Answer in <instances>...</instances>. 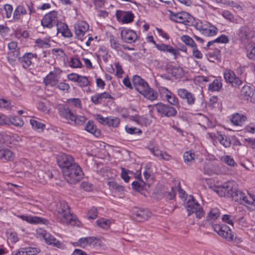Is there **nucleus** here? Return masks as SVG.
I'll use <instances>...</instances> for the list:
<instances>
[{"label": "nucleus", "instance_id": "f257e3e1", "mask_svg": "<svg viewBox=\"0 0 255 255\" xmlns=\"http://www.w3.org/2000/svg\"><path fill=\"white\" fill-rule=\"evenodd\" d=\"M237 184L234 181H228L221 186L216 187L214 191L219 196H226L231 198L235 202L244 203L251 205L252 202L248 199L245 193L239 190L237 188Z\"/></svg>", "mask_w": 255, "mask_h": 255}, {"label": "nucleus", "instance_id": "f03ea898", "mask_svg": "<svg viewBox=\"0 0 255 255\" xmlns=\"http://www.w3.org/2000/svg\"><path fill=\"white\" fill-rule=\"evenodd\" d=\"M65 180L70 184L79 182L84 175V173L78 164H74L63 173Z\"/></svg>", "mask_w": 255, "mask_h": 255}, {"label": "nucleus", "instance_id": "7ed1b4c3", "mask_svg": "<svg viewBox=\"0 0 255 255\" xmlns=\"http://www.w3.org/2000/svg\"><path fill=\"white\" fill-rule=\"evenodd\" d=\"M57 219L63 224H68L73 220L72 215L70 213L69 207L64 201H59L56 205Z\"/></svg>", "mask_w": 255, "mask_h": 255}, {"label": "nucleus", "instance_id": "20e7f679", "mask_svg": "<svg viewBox=\"0 0 255 255\" xmlns=\"http://www.w3.org/2000/svg\"><path fill=\"white\" fill-rule=\"evenodd\" d=\"M148 107L155 108L157 113L162 117H173L177 114V111L175 108L162 103H158L152 106L148 105Z\"/></svg>", "mask_w": 255, "mask_h": 255}, {"label": "nucleus", "instance_id": "39448f33", "mask_svg": "<svg viewBox=\"0 0 255 255\" xmlns=\"http://www.w3.org/2000/svg\"><path fill=\"white\" fill-rule=\"evenodd\" d=\"M58 12L55 10L45 14L41 20V24L44 28H51L58 24Z\"/></svg>", "mask_w": 255, "mask_h": 255}, {"label": "nucleus", "instance_id": "423d86ee", "mask_svg": "<svg viewBox=\"0 0 255 255\" xmlns=\"http://www.w3.org/2000/svg\"><path fill=\"white\" fill-rule=\"evenodd\" d=\"M169 12L172 20L186 25L191 24L193 17L188 13L184 11L175 13L171 10H169Z\"/></svg>", "mask_w": 255, "mask_h": 255}, {"label": "nucleus", "instance_id": "0eeeda50", "mask_svg": "<svg viewBox=\"0 0 255 255\" xmlns=\"http://www.w3.org/2000/svg\"><path fill=\"white\" fill-rule=\"evenodd\" d=\"M186 208L188 212V216L193 213H195L196 217L198 219L201 218L204 216V212L202 208L197 202L195 201L193 197H191V199H188L187 201Z\"/></svg>", "mask_w": 255, "mask_h": 255}, {"label": "nucleus", "instance_id": "6e6552de", "mask_svg": "<svg viewBox=\"0 0 255 255\" xmlns=\"http://www.w3.org/2000/svg\"><path fill=\"white\" fill-rule=\"evenodd\" d=\"M21 141L20 136L16 134H6L4 132H0V148L3 144L9 145L13 144L19 145Z\"/></svg>", "mask_w": 255, "mask_h": 255}, {"label": "nucleus", "instance_id": "1a4fd4ad", "mask_svg": "<svg viewBox=\"0 0 255 255\" xmlns=\"http://www.w3.org/2000/svg\"><path fill=\"white\" fill-rule=\"evenodd\" d=\"M130 218L137 222H143L147 220L150 216V212L147 209H141L133 207L131 210Z\"/></svg>", "mask_w": 255, "mask_h": 255}, {"label": "nucleus", "instance_id": "9d476101", "mask_svg": "<svg viewBox=\"0 0 255 255\" xmlns=\"http://www.w3.org/2000/svg\"><path fill=\"white\" fill-rule=\"evenodd\" d=\"M62 71L59 68H55L44 78L43 82L46 85L56 86L61 77Z\"/></svg>", "mask_w": 255, "mask_h": 255}, {"label": "nucleus", "instance_id": "9b49d317", "mask_svg": "<svg viewBox=\"0 0 255 255\" xmlns=\"http://www.w3.org/2000/svg\"><path fill=\"white\" fill-rule=\"evenodd\" d=\"M57 162L59 166L62 169L63 173L71 167L74 164H76L74 162L73 157L69 154L65 153L61 154L57 158Z\"/></svg>", "mask_w": 255, "mask_h": 255}, {"label": "nucleus", "instance_id": "f8f14e48", "mask_svg": "<svg viewBox=\"0 0 255 255\" xmlns=\"http://www.w3.org/2000/svg\"><path fill=\"white\" fill-rule=\"evenodd\" d=\"M214 230L217 232L219 236L226 239L229 241H232L234 239V234L230 228L227 225H220L215 224L213 226Z\"/></svg>", "mask_w": 255, "mask_h": 255}, {"label": "nucleus", "instance_id": "ddd939ff", "mask_svg": "<svg viewBox=\"0 0 255 255\" xmlns=\"http://www.w3.org/2000/svg\"><path fill=\"white\" fill-rule=\"evenodd\" d=\"M148 83L138 75H134L132 79V83L128 80V88H134L140 94L147 88Z\"/></svg>", "mask_w": 255, "mask_h": 255}, {"label": "nucleus", "instance_id": "4468645a", "mask_svg": "<svg viewBox=\"0 0 255 255\" xmlns=\"http://www.w3.org/2000/svg\"><path fill=\"white\" fill-rule=\"evenodd\" d=\"M37 232L38 234L40 235L44 239L46 244L49 245H52L53 246L59 249H62L63 248V245L60 242L57 240L55 237L51 235L46 231L39 229Z\"/></svg>", "mask_w": 255, "mask_h": 255}, {"label": "nucleus", "instance_id": "2eb2a0df", "mask_svg": "<svg viewBox=\"0 0 255 255\" xmlns=\"http://www.w3.org/2000/svg\"><path fill=\"white\" fill-rule=\"evenodd\" d=\"M88 24L84 21H78L74 24V32L77 38L81 41L84 40V35L89 29Z\"/></svg>", "mask_w": 255, "mask_h": 255}, {"label": "nucleus", "instance_id": "dca6fc26", "mask_svg": "<svg viewBox=\"0 0 255 255\" xmlns=\"http://www.w3.org/2000/svg\"><path fill=\"white\" fill-rule=\"evenodd\" d=\"M78 243L79 246L83 248L88 246L95 247L100 245L101 241L95 237H87L80 238L78 241Z\"/></svg>", "mask_w": 255, "mask_h": 255}, {"label": "nucleus", "instance_id": "f3484780", "mask_svg": "<svg viewBox=\"0 0 255 255\" xmlns=\"http://www.w3.org/2000/svg\"><path fill=\"white\" fill-rule=\"evenodd\" d=\"M27 15V9L25 7L21 4L18 5L14 10L12 18L14 21L24 22V16Z\"/></svg>", "mask_w": 255, "mask_h": 255}, {"label": "nucleus", "instance_id": "a211bd4d", "mask_svg": "<svg viewBox=\"0 0 255 255\" xmlns=\"http://www.w3.org/2000/svg\"><path fill=\"white\" fill-rule=\"evenodd\" d=\"M9 51L7 58L9 62L14 61L16 58L18 57L20 54L19 49L17 47V42L11 41L8 44Z\"/></svg>", "mask_w": 255, "mask_h": 255}, {"label": "nucleus", "instance_id": "6ab92c4d", "mask_svg": "<svg viewBox=\"0 0 255 255\" xmlns=\"http://www.w3.org/2000/svg\"><path fill=\"white\" fill-rule=\"evenodd\" d=\"M253 32L248 26H242L240 28L238 32V36L240 39L244 43H248L253 37Z\"/></svg>", "mask_w": 255, "mask_h": 255}, {"label": "nucleus", "instance_id": "aec40b11", "mask_svg": "<svg viewBox=\"0 0 255 255\" xmlns=\"http://www.w3.org/2000/svg\"><path fill=\"white\" fill-rule=\"evenodd\" d=\"M227 82L232 84L233 86L237 87L242 84L241 80L236 77L235 73L230 70H226L224 74Z\"/></svg>", "mask_w": 255, "mask_h": 255}, {"label": "nucleus", "instance_id": "412c9836", "mask_svg": "<svg viewBox=\"0 0 255 255\" xmlns=\"http://www.w3.org/2000/svg\"><path fill=\"white\" fill-rule=\"evenodd\" d=\"M177 94L181 99L186 100L188 105L192 106L195 104V96L185 89H178Z\"/></svg>", "mask_w": 255, "mask_h": 255}, {"label": "nucleus", "instance_id": "4be33fe9", "mask_svg": "<svg viewBox=\"0 0 255 255\" xmlns=\"http://www.w3.org/2000/svg\"><path fill=\"white\" fill-rule=\"evenodd\" d=\"M59 115L70 123L74 117V114L66 106H60L58 109Z\"/></svg>", "mask_w": 255, "mask_h": 255}, {"label": "nucleus", "instance_id": "5701e85b", "mask_svg": "<svg viewBox=\"0 0 255 255\" xmlns=\"http://www.w3.org/2000/svg\"><path fill=\"white\" fill-rule=\"evenodd\" d=\"M36 54L32 53H26L21 57H18L19 62L22 64V67L26 69L28 68L32 64V59L36 58Z\"/></svg>", "mask_w": 255, "mask_h": 255}, {"label": "nucleus", "instance_id": "b1692460", "mask_svg": "<svg viewBox=\"0 0 255 255\" xmlns=\"http://www.w3.org/2000/svg\"><path fill=\"white\" fill-rule=\"evenodd\" d=\"M84 129L96 137H99L101 134L100 130L97 128L94 122L91 120L89 121L86 124Z\"/></svg>", "mask_w": 255, "mask_h": 255}, {"label": "nucleus", "instance_id": "393cba45", "mask_svg": "<svg viewBox=\"0 0 255 255\" xmlns=\"http://www.w3.org/2000/svg\"><path fill=\"white\" fill-rule=\"evenodd\" d=\"M144 98L151 101H155L157 99L158 94L153 89L150 88L149 85L141 93Z\"/></svg>", "mask_w": 255, "mask_h": 255}, {"label": "nucleus", "instance_id": "a878e982", "mask_svg": "<svg viewBox=\"0 0 255 255\" xmlns=\"http://www.w3.org/2000/svg\"><path fill=\"white\" fill-rule=\"evenodd\" d=\"M156 48L163 52H168L174 56V58H176L177 55H178V51L177 50L174 49L173 47L169 45H167L165 44H155Z\"/></svg>", "mask_w": 255, "mask_h": 255}, {"label": "nucleus", "instance_id": "bb28decb", "mask_svg": "<svg viewBox=\"0 0 255 255\" xmlns=\"http://www.w3.org/2000/svg\"><path fill=\"white\" fill-rule=\"evenodd\" d=\"M151 152L159 159H163L165 160H169L171 159V156L168 154L166 152L162 151L157 148L153 147L149 148Z\"/></svg>", "mask_w": 255, "mask_h": 255}, {"label": "nucleus", "instance_id": "cd10ccee", "mask_svg": "<svg viewBox=\"0 0 255 255\" xmlns=\"http://www.w3.org/2000/svg\"><path fill=\"white\" fill-rule=\"evenodd\" d=\"M14 158V153L7 148H0V159L11 161Z\"/></svg>", "mask_w": 255, "mask_h": 255}, {"label": "nucleus", "instance_id": "c85d7f7f", "mask_svg": "<svg viewBox=\"0 0 255 255\" xmlns=\"http://www.w3.org/2000/svg\"><path fill=\"white\" fill-rule=\"evenodd\" d=\"M247 120V117L242 114L235 113L233 114L230 119L231 122L235 126H242Z\"/></svg>", "mask_w": 255, "mask_h": 255}, {"label": "nucleus", "instance_id": "c756f323", "mask_svg": "<svg viewBox=\"0 0 255 255\" xmlns=\"http://www.w3.org/2000/svg\"><path fill=\"white\" fill-rule=\"evenodd\" d=\"M113 99L112 96L107 92L95 94L91 97L92 102L96 105L101 103L103 99Z\"/></svg>", "mask_w": 255, "mask_h": 255}, {"label": "nucleus", "instance_id": "7c9ffc66", "mask_svg": "<svg viewBox=\"0 0 255 255\" xmlns=\"http://www.w3.org/2000/svg\"><path fill=\"white\" fill-rule=\"evenodd\" d=\"M110 42L111 47L117 51H123V49H128V46L127 44H121L119 43L117 39L113 35L110 36Z\"/></svg>", "mask_w": 255, "mask_h": 255}, {"label": "nucleus", "instance_id": "2f4dec72", "mask_svg": "<svg viewBox=\"0 0 255 255\" xmlns=\"http://www.w3.org/2000/svg\"><path fill=\"white\" fill-rule=\"evenodd\" d=\"M116 16L118 22L123 24L128 23V11L121 10H117Z\"/></svg>", "mask_w": 255, "mask_h": 255}, {"label": "nucleus", "instance_id": "473e14b6", "mask_svg": "<svg viewBox=\"0 0 255 255\" xmlns=\"http://www.w3.org/2000/svg\"><path fill=\"white\" fill-rule=\"evenodd\" d=\"M221 215L219 210L217 208H213L211 210L207 216V220L212 223L214 222Z\"/></svg>", "mask_w": 255, "mask_h": 255}, {"label": "nucleus", "instance_id": "72a5a7b5", "mask_svg": "<svg viewBox=\"0 0 255 255\" xmlns=\"http://www.w3.org/2000/svg\"><path fill=\"white\" fill-rule=\"evenodd\" d=\"M217 139L225 148L229 147L231 145V140L229 137L225 134H219Z\"/></svg>", "mask_w": 255, "mask_h": 255}, {"label": "nucleus", "instance_id": "f704fd0d", "mask_svg": "<svg viewBox=\"0 0 255 255\" xmlns=\"http://www.w3.org/2000/svg\"><path fill=\"white\" fill-rule=\"evenodd\" d=\"M111 223V222L110 220L103 218L98 219L96 222L97 226L104 230L109 229L110 227Z\"/></svg>", "mask_w": 255, "mask_h": 255}, {"label": "nucleus", "instance_id": "c9c22d12", "mask_svg": "<svg viewBox=\"0 0 255 255\" xmlns=\"http://www.w3.org/2000/svg\"><path fill=\"white\" fill-rule=\"evenodd\" d=\"M252 94H253L254 93H253L250 86H244L241 90V95L247 100H249L250 98H251V101L254 100L253 99V96L251 97Z\"/></svg>", "mask_w": 255, "mask_h": 255}, {"label": "nucleus", "instance_id": "e433bc0d", "mask_svg": "<svg viewBox=\"0 0 255 255\" xmlns=\"http://www.w3.org/2000/svg\"><path fill=\"white\" fill-rule=\"evenodd\" d=\"M217 28L213 25H207L202 34L206 36H212L216 34Z\"/></svg>", "mask_w": 255, "mask_h": 255}, {"label": "nucleus", "instance_id": "4c0bfd02", "mask_svg": "<svg viewBox=\"0 0 255 255\" xmlns=\"http://www.w3.org/2000/svg\"><path fill=\"white\" fill-rule=\"evenodd\" d=\"M171 73L176 79L181 78L183 75V70L179 66H174L171 69Z\"/></svg>", "mask_w": 255, "mask_h": 255}, {"label": "nucleus", "instance_id": "58836bf2", "mask_svg": "<svg viewBox=\"0 0 255 255\" xmlns=\"http://www.w3.org/2000/svg\"><path fill=\"white\" fill-rule=\"evenodd\" d=\"M107 184L111 190H115L120 193L123 192L125 190L124 186L114 181H108Z\"/></svg>", "mask_w": 255, "mask_h": 255}, {"label": "nucleus", "instance_id": "ea45409f", "mask_svg": "<svg viewBox=\"0 0 255 255\" xmlns=\"http://www.w3.org/2000/svg\"><path fill=\"white\" fill-rule=\"evenodd\" d=\"M9 122L8 125H12L16 127H21L23 125V120L17 116L8 117Z\"/></svg>", "mask_w": 255, "mask_h": 255}, {"label": "nucleus", "instance_id": "a19ab883", "mask_svg": "<svg viewBox=\"0 0 255 255\" xmlns=\"http://www.w3.org/2000/svg\"><path fill=\"white\" fill-rule=\"evenodd\" d=\"M222 84L220 79H216L209 86V90L212 92L218 91L222 87Z\"/></svg>", "mask_w": 255, "mask_h": 255}, {"label": "nucleus", "instance_id": "79ce46f5", "mask_svg": "<svg viewBox=\"0 0 255 255\" xmlns=\"http://www.w3.org/2000/svg\"><path fill=\"white\" fill-rule=\"evenodd\" d=\"M37 109L40 111L45 113L48 114L50 111V107L48 102H39L37 104Z\"/></svg>", "mask_w": 255, "mask_h": 255}, {"label": "nucleus", "instance_id": "37998d69", "mask_svg": "<svg viewBox=\"0 0 255 255\" xmlns=\"http://www.w3.org/2000/svg\"><path fill=\"white\" fill-rule=\"evenodd\" d=\"M49 41V38H45L43 40L38 38L35 40V43L36 45L40 48H47L50 46Z\"/></svg>", "mask_w": 255, "mask_h": 255}, {"label": "nucleus", "instance_id": "c03bdc74", "mask_svg": "<svg viewBox=\"0 0 255 255\" xmlns=\"http://www.w3.org/2000/svg\"><path fill=\"white\" fill-rule=\"evenodd\" d=\"M87 120V118L83 116H76L74 115V117L72 118L70 124H74L77 125H83Z\"/></svg>", "mask_w": 255, "mask_h": 255}, {"label": "nucleus", "instance_id": "a18cd8bd", "mask_svg": "<svg viewBox=\"0 0 255 255\" xmlns=\"http://www.w3.org/2000/svg\"><path fill=\"white\" fill-rule=\"evenodd\" d=\"M43 219L40 217H37L36 216H27L26 215L24 220L23 221H25L27 222L30 224H38L42 223L43 222Z\"/></svg>", "mask_w": 255, "mask_h": 255}, {"label": "nucleus", "instance_id": "49530a36", "mask_svg": "<svg viewBox=\"0 0 255 255\" xmlns=\"http://www.w3.org/2000/svg\"><path fill=\"white\" fill-rule=\"evenodd\" d=\"M106 120L107 121V125L112 127H117L120 122V120L118 118L114 117H109Z\"/></svg>", "mask_w": 255, "mask_h": 255}, {"label": "nucleus", "instance_id": "de8ad7c7", "mask_svg": "<svg viewBox=\"0 0 255 255\" xmlns=\"http://www.w3.org/2000/svg\"><path fill=\"white\" fill-rule=\"evenodd\" d=\"M28 12L27 11V15L24 16V22L28 23L31 19V15L36 12L35 9L31 3L27 5Z\"/></svg>", "mask_w": 255, "mask_h": 255}, {"label": "nucleus", "instance_id": "09e8293b", "mask_svg": "<svg viewBox=\"0 0 255 255\" xmlns=\"http://www.w3.org/2000/svg\"><path fill=\"white\" fill-rule=\"evenodd\" d=\"M221 160L230 166H235L237 165L234 159L229 155H223L221 157Z\"/></svg>", "mask_w": 255, "mask_h": 255}, {"label": "nucleus", "instance_id": "8fccbe9b", "mask_svg": "<svg viewBox=\"0 0 255 255\" xmlns=\"http://www.w3.org/2000/svg\"><path fill=\"white\" fill-rule=\"evenodd\" d=\"M128 118L130 121L135 122L137 125L142 124L144 120L143 116H140L137 114L133 115L128 114Z\"/></svg>", "mask_w": 255, "mask_h": 255}, {"label": "nucleus", "instance_id": "3c124183", "mask_svg": "<svg viewBox=\"0 0 255 255\" xmlns=\"http://www.w3.org/2000/svg\"><path fill=\"white\" fill-rule=\"evenodd\" d=\"M30 123L33 129L36 130H39V131L42 130L43 129L44 127H45L44 124L35 120H30Z\"/></svg>", "mask_w": 255, "mask_h": 255}, {"label": "nucleus", "instance_id": "603ef678", "mask_svg": "<svg viewBox=\"0 0 255 255\" xmlns=\"http://www.w3.org/2000/svg\"><path fill=\"white\" fill-rule=\"evenodd\" d=\"M181 39L187 45L189 46L192 48L195 47L196 45L194 41L188 35H184L182 36Z\"/></svg>", "mask_w": 255, "mask_h": 255}, {"label": "nucleus", "instance_id": "864d4df0", "mask_svg": "<svg viewBox=\"0 0 255 255\" xmlns=\"http://www.w3.org/2000/svg\"><path fill=\"white\" fill-rule=\"evenodd\" d=\"M228 41H229L228 38L225 35H222L221 36L216 38L214 40H212V41L208 42L207 44V46L208 47H209L210 45H211L213 43H215V42L226 43L228 42Z\"/></svg>", "mask_w": 255, "mask_h": 255}, {"label": "nucleus", "instance_id": "5fc2aeb1", "mask_svg": "<svg viewBox=\"0 0 255 255\" xmlns=\"http://www.w3.org/2000/svg\"><path fill=\"white\" fill-rule=\"evenodd\" d=\"M195 154L191 151H186L183 154L184 162L189 164L194 160Z\"/></svg>", "mask_w": 255, "mask_h": 255}, {"label": "nucleus", "instance_id": "6e6d98bb", "mask_svg": "<svg viewBox=\"0 0 255 255\" xmlns=\"http://www.w3.org/2000/svg\"><path fill=\"white\" fill-rule=\"evenodd\" d=\"M69 65L72 68H80L82 63L79 58L77 57H72L69 62Z\"/></svg>", "mask_w": 255, "mask_h": 255}, {"label": "nucleus", "instance_id": "4d7b16f0", "mask_svg": "<svg viewBox=\"0 0 255 255\" xmlns=\"http://www.w3.org/2000/svg\"><path fill=\"white\" fill-rule=\"evenodd\" d=\"M77 83H78L79 86L81 87H87L89 84V81L88 78L86 76L81 75Z\"/></svg>", "mask_w": 255, "mask_h": 255}, {"label": "nucleus", "instance_id": "13d9d810", "mask_svg": "<svg viewBox=\"0 0 255 255\" xmlns=\"http://www.w3.org/2000/svg\"><path fill=\"white\" fill-rule=\"evenodd\" d=\"M178 187H173L171 188L170 192H167L164 193V196L169 200H172L175 197V193Z\"/></svg>", "mask_w": 255, "mask_h": 255}, {"label": "nucleus", "instance_id": "bf43d9fd", "mask_svg": "<svg viewBox=\"0 0 255 255\" xmlns=\"http://www.w3.org/2000/svg\"><path fill=\"white\" fill-rule=\"evenodd\" d=\"M3 8L5 12L6 17L7 18H10L13 11V7L12 5L9 4H5L3 6Z\"/></svg>", "mask_w": 255, "mask_h": 255}, {"label": "nucleus", "instance_id": "052dcab7", "mask_svg": "<svg viewBox=\"0 0 255 255\" xmlns=\"http://www.w3.org/2000/svg\"><path fill=\"white\" fill-rule=\"evenodd\" d=\"M98 216L97 209L95 207H92L88 212L87 217L89 219H95Z\"/></svg>", "mask_w": 255, "mask_h": 255}, {"label": "nucleus", "instance_id": "680f3d73", "mask_svg": "<svg viewBox=\"0 0 255 255\" xmlns=\"http://www.w3.org/2000/svg\"><path fill=\"white\" fill-rule=\"evenodd\" d=\"M24 250L26 255H35L39 252V250L36 248H24Z\"/></svg>", "mask_w": 255, "mask_h": 255}, {"label": "nucleus", "instance_id": "e2e57ef3", "mask_svg": "<svg viewBox=\"0 0 255 255\" xmlns=\"http://www.w3.org/2000/svg\"><path fill=\"white\" fill-rule=\"evenodd\" d=\"M56 27L57 33H62L64 30L66 29L68 27L67 25L65 23L59 21L57 25L55 26Z\"/></svg>", "mask_w": 255, "mask_h": 255}, {"label": "nucleus", "instance_id": "0e129e2a", "mask_svg": "<svg viewBox=\"0 0 255 255\" xmlns=\"http://www.w3.org/2000/svg\"><path fill=\"white\" fill-rule=\"evenodd\" d=\"M69 103L77 108H81L82 104L81 100L78 98H72L69 100Z\"/></svg>", "mask_w": 255, "mask_h": 255}, {"label": "nucleus", "instance_id": "69168bd1", "mask_svg": "<svg viewBox=\"0 0 255 255\" xmlns=\"http://www.w3.org/2000/svg\"><path fill=\"white\" fill-rule=\"evenodd\" d=\"M56 86L59 90L63 91H68L70 89L69 85L65 82H60L59 83H58Z\"/></svg>", "mask_w": 255, "mask_h": 255}, {"label": "nucleus", "instance_id": "338daca9", "mask_svg": "<svg viewBox=\"0 0 255 255\" xmlns=\"http://www.w3.org/2000/svg\"><path fill=\"white\" fill-rule=\"evenodd\" d=\"M81 188L86 191H91L92 190V184L86 181H83L81 184Z\"/></svg>", "mask_w": 255, "mask_h": 255}, {"label": "nucleus", "instance_id": "774afa93", "mask_svg": "<svg viewBox=\"0 0 255 255\" xmlns=\"http://www.w3.org/2000/svg\"><path fill=\"white\" fill-rule=\"evenodd\" d=\"M137 36L135 32L132 30H128V43L134 42Z\"/></svg>", "mask_w": 255, "mask_h": 255}]
</instances>
